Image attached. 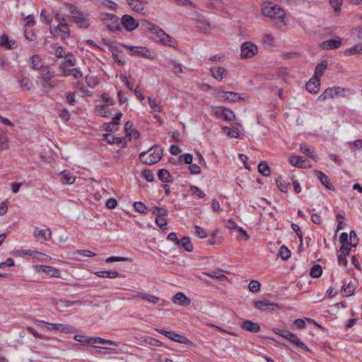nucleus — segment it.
Instances as JSON below:
<instances>
[{"label":"nucleus","instance_id":"f257e3e1","mask_svg":"<svg viewBox=\"0 0 362 362\" xmlns=\"http://www.w3.org/2000/svg\"><path fill=\"white\" fill-rule=\"evenodd\" d=\"M143 25L145 26L146 30L149 33L150 37L156 43L174 48L177 46V42L175 39L167 34L157 25L145 21Z\"/></svg>","mask_w":362,"mask_h":362},{"label":"nucleus","instance_id":"f03ea898","mask_svg":"<svg viewBox=\"0 0 362 362\" xmlns=\"http://www.w3.org/2000/svg\"><path fill=\"white\" fill-rule=\"evenodd\" d=\"M262 12L263 15L267 17L279 20V22L277 24L279 28H282L286 25V23L284 22L286 13L279 6L271 1H265L262 5Z\"/></svg>","mask_w":362,"mask_h":362},{"label":"nucleus","instance_id":"7ed1b4c3","mask_svg":"<svg viewBox=\"0 0 362 362\" xmlns=\"http://www.w3.org/2000/svg\"><path fill=\"white\" fill-rule=\"evenodd\" d=\"M64 6L69 10L74 22L81 28L89 27L88 15L84 14L78 7L70 3H65Z\"/></svg>","mask_w":362,"mask_h":362},{"label":"nucleus","instance_id":"20e7f679","mask_svg":"<svg viewBox=\"0 0 362 362\" xmlns=\"http://www.w3.org/2000/svg\"><path fill=\"white\" fill-rule=\"evenodd\" d=\"M162 156V148L158 145H154L148 151L140 153L139 159L143 163L153 165L161 159Z\"/></svg>","mask_w":362,"mask_h":362},{"label":"nucleus","instance_id":"39448f33","mask_svg":"<svg viewBox=\"0 0 362 362\" xmlns=\"http://www.w3.org/2000/svg\"><path fill=\"white\" fill-rule=\"evenodd\" d=\"M351 93V90L339 86H334L327 88L317 98L319 101H324L327 99H332L339 97H344L346 94Z\"/></svg>","mask_w":362,"mask_h":362},{"label":"nucleus","instance_id":"423d86ee","mask_svg":"<svg viewBox=\"0 0 362 362\" xmlns=\"http://www.w3.org/2000/svg\"><path fill=\"white\" fill-rule=\"evenodd\" d=\"M74 339L78 342L87 344H102L113 346H117V344L115 341L109 339H105L100 337H83L81 335H76L74 336Z\"/></svg>","mask_w":362,"mask_h":362},{"label":"nucleus","instance_id":"0eeeda50","mask_svg":"<svg viewBox=\"0 0 362 362\" xmlns=\"http://www.w3.org/2000/svg\"><path fill=\"white\" fill-rule=\"evenodd\" d=\"M258 53L257 46L252 42H245L240 46L241 59H250Z\"/></svg>","mask_w":362,"mask_h":362},{"label":"nucleus","instance_id":"6e6552de","mask_svg":"<svg viewBox=\"0 0 362 362\" xmlns=\"http://www.w3.org/2000/svg\"><path fill=\"white\" fill-rule=\"evenodd\" d=\"M38 322L43 323L45 326L42 328L47 331L57 330L62 333H72L75 329L73 327L62 323H48L43 320H39Z\"/></svg>","mask_w":362,"mask_h":362},{"label":"nucleus","instance_id":"1a4fd4ad","mask_svg":"<svg viewBox=\"0 0 362 362\" xmlns=\"http://www.w3.org/2000/svg\"><path fill=\"white\" fill-rule=\"evenodd\" d=\"M197 28L205 34H210L214 30V26L209 18L202 14H198L196 17Z\"/></svg>","mask_w":362,"mask_h":362},{"label":"nucleus","instance_id":"9d476101","mask_svg":"<svg viewBox=\"0 0 362 362\" xmlns=\"http://www.w3.org/2000/svg\"><path fill=\"white\" fill-rule=\"evenodd\" d=\"M50 33L54 37H61L66 39L70 36L69 25L66 23L57 24V26L50 27Z\"/></svg>","mask_w":362,"mask_h":362},{"label":"nucleus","instance_id":"9b49d317","mask_svg":"<svg viewBox=\"0 0 362 362\" xmlns=\"http://www.w3.org/2000/svg\"><path fill=\"white\" fill-rule=\"evenodd\" d=\"M103 21L111 31H116L120 29V21L115 15L105 13L103 15Z\"/></svg>","mask_w":362,"mask_h":362},{"label":"nucleus","instance_id":"f8f14e48","mask_svg":"<svg viewBox=\"0 0 362 362\" xmlns=\"http://www.w3.org/2000/svg\"><path fill=\"white\" fill-rule=\"evenodd\" d=\"M128 5L136 12L146 15L148 13V9L144 5L149 2V0H126Z\"/></svg>","mask_w":362,"mask_h":362},{"label":"nucleus","instance_id":"ddd939ff","mask_svg":"<svg viewBox=\"0 0 362 362\" xmlns=\"http://www.w3.org/2000/svg\"><path fill=\"white\" fill-rule=\"evenodd\" d=\"M33 236L37 240L47 242L52 238V231L49 228H40L36 227L33 232Z\"/></svg>","mask_w":362,"mask_h":362},{"label":"nucleus","instance_id":"4468645a","mask_svg":"<svg viewBox=\"0 0 362 362\" xmlns=\"http://www.w3.org/2000/svg\"><path fill=\"white\" fill-rule=\"evenodd\" d=\"M121 23L128 31L136 29L139 25V22L134 18L127 14L122 16Z\"/></svg>","mask_w":362,"mask_h":362},{"label":"nucleus","instance_id":"2eb2a0df","mask_svg":"<svg viewBox=\"0 0 362 362\" xmlns=\"http://www.w3.org/2000/svg\"><path fill=\"white\" fill-rule=\"evenodd\" d=\"M125 47L132 51V54L133 55H140L146 59H152L153 58L149 49L145 47L129 46V45H125Z\"/></svg>","mask_w":362,"mask_h":362},{"label":"nucleus","instance_id":"dca6fc26","mask_svg":"<svg viewBox=\"0 0 362 362\" xmlns=\"http://www.w3.org/2000/svg\"><path fill=\"white\" fill-rule=\"evenodd\" d=\"M217 97L223 100L232 103H237L243 100L238 93L232 91L218 93Z\"/></svg>","mask_w":362,"mask_h":362},{"label":"nucleus","instance_id":"f3484780","mask_svg":"<svg viewBox=\"0 0 362 362\" xmlns=\"http://www.w3.org/2000/svg\"><path fill=\"white\" fill-rule=\"evenodd\" d=\"M282 337L288 339V341L296 344L301 349H303L305 351H309L307 346L304 343L300 341V340L297 337L296 335L293 334L291 332L286 330V332H283Z\"/></svg>","mask_w":362,"mask_h":362},{"label":"nucleus","instance_id":"a211bd4d","mask_svg":"<svg viewBox=\"0 0 362 362\" xmlns=\"http://www.w3.org/2000/svg\"><path fill=\"white\" fill-rule=\"evenodd\" d=\"M255 306L257 309L261 310H274L279 308L277 303H271L267 300H260L255 302Z\"/></svg>","mask_w":362,"mask_h":362},{"label":"nucleus","instance_id":"6ab92c4d","mask_svg":"<svg viewBox=\"0 0 362 362\" xmlns=\"http://www.w3.org/2000/svg\"><path fill=\"white\" fill-rule=\"evenodd\" d=\"M37 272L40 274H46L51 277H58L59 276V271L52 267L40 265L37 267Z\"/></svg>","mask_w":362,"mask_h":362},{"label":"nucleus","instance_id":"aec40b11","mask_svg":"<svg viewBox=\"0 0 362 362\" xmlns=\"http://www.w3.org/2000/svg\"><path fill=\"white\" fill-rule=\"evenodd\" d=\"M122 117V113H118L112 122L105 124V129L107 132H115L118 129L119 120Z\"/></svg>","mask_w":362,"mask_h":362},{"label":"nucleus","instance_id":"412c9836","mask_svg":"<svg viewBox=\"0 0 362 362\" xmlns=\"http://www.w3.org/2000/svg\"><path fill=\"white\" fill-rule=\"evenodd\" d=\"M341 45V40L340 38L330 39L323 42L321 47L324 49H333L339 47Z\"/></svg>","mask_w":362,"mask_h":362},{"label":"nucleus","instance_id":"4be33fe9","mask_svg":"<svg viewBox=\"0 0 362 362\" xmlns=\"http://www.w3.org/2000/svg\"><path fill=\"white\" fill-rule=\"evenodd\" d=\"M320 79L317 78H311L310 81L306 83V89L310 93H317L320 90Z\"/></svg>","mask_w":362,"mask_h":362},{"label":"nucleus","instance_id":"5701e85b","mask_svg":"<svg viewBox=\"0 0 362 362\" xmlns=\"http://www.w3.org/2000/svg\"><path fill=\"white\" fill-rule=\"evenodd\" d=\"M133 296L135 298H141L142 300H146L151 303L156 304L158 303L159 298L153 295L146 294L141 292L134 291L133 293Z\"/></svg>","mask_w":362,"mask_h":362},{"label":"nucleus","instance_id":"b1692460","mask_svg":"<svg viewBox=\"0 0 362 362\" xmlns=\"http://www.w3.org/2000/svg\"><path fill=\"white\" fill-rule=\"evenodd\" d=\"M356 287V284L351 281L348 283H344L341 289L342 296L346 297L351 296L354 293Z\"/></svg>","mask_w":362,"mask_h":362},{"label":"nucleus","instance_id":"393cba45","mask_svg":"<svg viewBox=\"0 0 362 362\" xmlns=\"http://www.w3.org/2000/svg\"><path fill=\"white\" fill-rule=\"evenodd\" d=\"M210 71L213 77L218 81H221L227 75L226 70L222 66L211 67Z\"/></svg>","mask_w":362,"mask_h":362},{"label":"nucleus","instance_id":"a878e982","mask_svg":"<svg viewBox=\"0 0 362 362\" xmlns=\"http://www.w3.org/2000/svg\"><path fill=\"white\" fill-rule=\"evenodd\" d=\"M173 301L178 305L187 306L190 304V299L183 293L179 292L173 297Z\"/></svg>","mask_w":362,"mask_h":362},{"label":"nucleus","instance_id":"bb28decb","mask_svg":"<svg viewBox=\"0 0 362 362\" xmlns=\"http://www.w3.org/2000/svg\"><path fill=\"white\" fill-rule=\"evenodd\" d=\"M241 327L247 331L254 333H257L260 330V326L257 323L249 320H244Z\"/></svg>","mask_w":362,"mask_h":362},{"label":"nucleus","instance_id":"cd10ccee","mask_svg":"<svg viewBox=\"0 0 362 362\" xmlns=\"http://www.w3.org/2000/svg\"><path fill=\"white\" fill-rule=\"evenodd\" d=\"M316 176L320 180L321 183L328 189L334 190L333 185L329 182V178L322 171H316Z\"/></svg>","mask_w":362,"mask_h":362},{"label":"nucleus","instance_id":"c85d7f7f","mask_svg":"<svg viewBox=\"0 0 362 362\" xmlns=\"http://www.w3.org/2000/svg\"><path fill=\"white\" fill-rule=\"evenodd\" d=\"M82 304V301L81 300H59L56 302V306L57 309L60 311L63 310V308L70 307L71 305H81Z\"/></svg>","mask_w":362,"mask_h":362},{"label":"nucleus","instance_id":"c756f323","mask_svg":"<svg viewBox=\"0 0 362 362\" xmlns=\"http://www.w3.org/2000/svg\"><path fill=\"white\" fill-rule=\"evenodd\" d=\"M125 133L127 136L131 139L132 138L138 139L139 133L138 131L133 128V124L131 121H127L124 125Z\"/></svg>","mask_w":362,"mask_h":362},{"label":"nucleus","instance_id":"7c9ffc66","mask_svg":"<svg viewBox=\"0 0 362 362\" xmlns=\"http://www.w3.org/2000/svg\"><path fill=\"white\" fill-rule=\"evenodd\" d=\"M9 148L8 131L6 129H0V149L4 150Z\"/></svg>","mask_w":362,"mask_h":362},{"label":"nucleus","instance_id":"2f4dec72","mask_svg":"<svg viewBox=\"0 0 362 362\" xmlns=\"http://www.w3.org/2000/svg\"><path fill=\"white\" fill-rule=\"evenodd\" d=\"M59 176L61 182L64 184H73L76 180V177L74 175L66 170L62 171Z\"/></svg>","mask_w":362,"mask_h":362},{"label":"nucleus","instance_id":"473e14b6","mask_svg":"<svg viewBox=\"0 0 362 362\" xmlns=\"http://www.w3.org/2000/svg\"><path fill=\"white\" fill-rule=\"evenodd\" d=\"M0 46L11 49L16 48L17 45L16 41L9 40L8 35L4 34L0 37Z\"/></svg>","mask_w":362,"mask_h":362},{"label":"nucleus","instance_id":"72a5a7b5","mask_svg":"<svg viewBox=\"0 0 362 362\" xmlns=\"http://www.w3.org/2000/svg\"><path fill=\"white\" fill-rule=\"evenodd\" d=\"M169 339L171 340L179 342L181 344H188V345H192L193 343L189 340L187 337L181 336L179 334L172 332V334L169 336Z\"/></svg>","mask_w":362,"mask_h":362},{"label":"nucleus","instance_id":"f704fd0d","mask_svg":"<svg viewBox=\"0 0 362 362\" xmlns=\"http://www.w3.org/2000/svg\"><path fill=\"white\" fill-rule=\"evenodd\" d=\"M305 158L303 156H291L288 158L289 163L291 165L297 167V168H303V163H305Z\"/></svg>","mask_w":362,"mask_h":362},{"label":"nucleus","instance_id":"c9c22d12","mask_svg":"<svg viewBox=\"0 0 362 362\" xmlns=\"http://www.w3.org/2000/svg\"><path fill=\"white\" fill-rule=\"evenodd\" d=\"M327 66V62L326 61H322L320 64H318L315 69V74L313 76V78H317V79H320L322 76Z\"/></svg>","mask_w":362,"mask_h":362},{"label":"nucleus","instance_id":"e433bc0d","mask_svg":"<svg viewBox=\"0 0 362 362\" xmlns=\"http://www.w3.org/2000/svg\"><path fill=\"white\" fill-rule=\"evenodd\" d=\"M95 274L100 278H110V279H115L119 276V274L117 271H99L95 272Z\"/></svg>","mask_w":362,"mask_h":362},{"label":"nucleus","instance_id":"4c0bfd02","mask_svg":"<svg viewBox=\"0 0 362 362\" xmlns=\"http://www.w3.org/2000/svg\"><path fill=\"white\" fill-rule=\"evenodd\" d=\"M202 274L210 276L211 278L216 279L220 281L228 280V277L226 275L221 274L219 272H217V271H212V272H203Z\"/></svg>","mask_w":362,"mask_h":362},{"label":"nucleus","instance_id":"58836bf2","mask_svg":"<svg viewBox=\"0 0 362 362\" xmlns=\"http://www.w3.org/2000/svg\"><path fill=\"white\" fill-rule=\"evenodd\" d=\"M95 353L100 354H110L111 353H116L115 349L112 347L93 346Z\"/></svg>","mask_w":362,"mask_h":362},{"label":"nucleus","instance_id":"ea45409f","mask_svg":"<svg viewBox=\"0 0 362 362\" xmlns=\"http://www.w3.org/2000/svg\"><path fill=\"white\" fill-rule=\"evenodd\" d=\"M158 177L163 182H171V175L165 169H160L158 173Z\"/></svg>","mask_w":362,"mask_h":362},{"label":"nucleus","instance_id":"a19ab883","mask_svg":"<svg viewBox=\"0 0 362 362\" xmlns=\"http://www.w3.org/2000/svg\"><path fill=\"white\" fill-rule=\"evenodd\" d=\"M30 63L32 64L33 69L39 70L42 67V62L41 57L39 55H34L30 59Z\"/></svg>","mask_w":362,"mask_h":362},{"label":"nucleus","instance_id":"79ce46f5","mask_svg":"<svg viewBox=\"0 0 362 362\" xmlns=\"http://www.w3.org/2000/svg\"><path fill=\"white\" fill-rule=\"evenodd\" d=\"M141 341L145 342L148 344L152 345V346H160L161 342L154 338L150 337H141L138 339Z\"/></svg>","mask_w":362,"mask_h":362},{"label":"nucleus","instance_id":"37998d69","mask_svg":"<svg viewBox=\"0 0 362 362\" xmlns=\"http://www.w3.org/2000/svg\"><path fill=\"white\" fill-rule=\"evenodd\" d=\"M180 245L187 252H192L193 250V245L189 237L182 238L181 240H180Z\"/></svg>","mask_w":362,"mask_h":362},{"label":"nucleus","instance_id":"c03bdc74","mask_svg":"<svg viewBox=\"0 0 362 362\" xmlns=\"http://www.w3.org/2000/svg\"><path fill=\"white\" fill-rule=\"evenodd\" d=\"M41 70V75L43 78V81L48 82L52 77L53 75L50 72V69L48 66L42 65V67L40 69Z\"/></svg>","mask_w":362,"mask_h":362},{"label":"nucleus","instance_id":"a18cd8bd","mask_svg":"<svg viewBox=\"0 0 362 362\" xmlns=\"http://www.w3.org/2000/svg\"><path fill=\"white\" fill-rule=\"evenodd\" d=\"M96 110L98 113L103 117H107L111 114L110 109L108 108V105H107L97 106Z\"/></svg>","mask_w":362,"mask_h":362},{"label":"nucleus","instance_id":"49530a36","mask_svg":"<svg viewBox=\"0 0 362 362\" xmlns=\"http://www.w3.org/2000/svg\"><path fill=\"white\" fill-rule=\"evenodd\" d=\"M148 103L151 107V108L157 112H162V107L160 105V103L157 101V100L155 98L149 97L148 98Z\"/></svg>","mask_w":362,"mask_h":362},{"label":"nucleus","instance_id":"de8ad7c7","mask_svg":"<svg viewBox=\"0 0 362 362\" xmlns=\"http://www.w3.org/2000/svg\"><path fill=\"white\" fill-rule=\"evenodd\" d=\"M223 131L226 134L231 138H238L240 135L238 128L233 129L225 127L223 128Z\"/></svg>","mask_w":362,"mask_h":362},{"label":"nucleus","instance_id":"09e8293b","mask_svg":"<svg viewBox=\"0 0 362 362\" xmlns=\"http://www.w3.org/2000/svg\"><path fill=\"white\" fill-rule=\"evenodd\" d=\"M362 52V45L360 44H357L352 47H350L349 49H346L345 50V54L346 55H353L356 54L358 53H361Z\"/></svg>","mask_w":362,"mask_h":362},{"label":"nucleus","instance_id":"8fccbe9b","mask_svg":"<svg viewBox=\"0 0 362 362\" xmlns=\"http://www.w3.org/2000/svg\"><path fill=\"white\" fill-rule=\"evenodd\" d=\"M300 149L302 153L308 155L309 157L312 158L314 160H317L318 158L316 155L313 154L314 151L312 148L306 147L304 144H301L300 146Z\"/></svg>","mask_w":362,"mask_h":362},{"label":"nucleus","instance_id":"3c124183","mask_svg":"<svg viewBox=\"0 0 362 362\" xmlns=\"http://www.w3.org/2000/svg\"><path fill=\"white\" fill-rule=\"evenodd\" d=\"M322 269L320 265L315 264L310 271V275L313 278H318L322 275Z\"/></svg>","mask_w":362,"mask_h":362},{"label":"nucleus","instance_id":"603ef678","mask_svg":"<svg viewBox=\"0 0 362 362\" xmlns=\"http://www.w3.org/2000/svg\"><path fill=\"white\" fill-rule=\"evenodd\" d=\"M259 172L262 174L264 176H269L270 175V169L268 165L262 161L258 165Z\"/></svg>","mask_w":362,"mask_h":362},{"label":"nucleus","instance_id":"864d4df0","mask_svg":"<svg viewBox=\"0 0 362 362\" xmlns=\"http://www.w3.org/2000/svg\"><path fill=\"white\" fill-rule=\"evenodd\" d=\"M151 211L153 214H156L157 216H165L168 214L167 209L158 206L153 207L151 209Z\"/></svg>","mask_w":362,"mask_h":362},{"label":"nucleus","instance_id":"5fc2aeb1","mask_svg":"<svg viewBox=\"0 0 362 362\" xmlns=\"http://www.w3.org/2000/svg\"><path fill=\"white\" fill-rule=\"evenodd\" d=\"M62 64H66L69 66H74L76 64V59L71 52H69L68 57L65 58L64 62Z\"/></svg>","mask_w":362,"mask_h":362},{"label":"nucleus","instance_id":"6e6d98bb","mask_svg":"<svg viewBox=\"0 0 362 362\" xmlns=\"http://www.w3.org/2000/svg\"><path fill=\"white\" fill-rule=\"evenodd\" d=\"M358 243V238L355 231L351 230L349 234V244L350 246L356 247Z\"/></svg>","mask_w":362,"mask_h":362},{"label":"nucleus","instance_id":"4d7b16f0","mask_svg":"<svg viewBox=\"0 0 362 362\" xmlns=\"http://www.w3.org/2000/svg\"><path fill=\"white\" fill-rule=\"evenodd\" d=\"M248 288L251 292L256 293L260 288V283L257 280H252L250 282Z\"/></svg>","mask_w":362,"mask_h":362},{"label":"nucleus","instance_id":"13d9d810","mask_svg":"<svg viewBox=\"0 0 362 362\" xmlns=\"http://www.w3.org/2000/svg\"><path fill=\"white\" fill-rule=\"evenodd\" d=\"M279 255L283 259H287L291 256V251L284 245L279 250Z\"/></svg>","mask_w":362,"mask_h":362},{"label":"nucleus","instance_id":"bf43d9fd","mask_svg":"<svg viewBox=\"0 0 362 362\" xmlns=\"http://www.w3.org/2000/svg\"><path fill=\"white\" fill-rule=\"evenodd\" d=\"M66 75L73 76L75 78H79L83 76L82 71L78 68H72L70 72H66Z\"/></svg>","mask_w":362,"mask_h":362},{"label":"nucleus","instance_id":"052dcab7","mask_svg":"<svg viewBox=\"0 0 362 362\" xmlns=\"http://www.w3.org/2000/svg\"><path fill=\"white\" fill-rule=\"evenodd\" d=\"M40 19L42 21L45 22L47 24H49L52 22V17L47 14L46 10L42 9L40 13Z\"/></svg>","mask_w":362,"mask_h":362},{"label":"nucleus","instance_id":"680f3d73","mask_svg":"<svg viewBox=\"0 0 362 362\" xmlns=\"http://www.w3.org/2000/svg\"><path fill=\"white\" fill-rule=\"evenodd\" d=\"M120 78L124 83L125 86L128 88H129L131 90H133V82H132V79L131 77L121 75Z\"/></svg>","mask_w":362,"mask_h":362},{"label":"nucleus","instance_id":"e2e57ef3","mask_svg":"<svg viewBox=\"0 0 362 362\" xmlns=\"http://www.w3.org/2000/svg\"><path fill=\"white\" fill-rule=\"evenodd\" d=\"M224 111L225 112L223 113V116L221 118L228 121H232L235 119V114L231 110L227 109L226 110Z\"/></svg>","mask_w":362,"mask_h":362},{"label":"nucleus","instance_id":"0e129e2a","mask_svg":"<svg viewBox=\"0 0 362 362\" xmlns=\"http://www.w3.org/2000/svg\"><path fill=\"white\" fill-rule=\"evenodd\" d=\"M134 206L136 211L141 214H144L146 209L145 204L140 202H135Z\"/></svg>","mask_w":362,"mask_h":362},{"label":"nucleus","instance_id":"69168bd1","mask_svg":"<svg viewBox=\"0 0 362 362\" xmlns=\"http://www.w3.org/2000/svg\"><path fill=\"white\" fill-rule=\"evenodd\" d=\"M190 189H191L192 192L193 193V194H194L200 198H204L205 196V194L204 193V192L198 187L192 186L190 187Z\"/></svg>","mask_w":362,"mask_h":362},{"label":"nucleus","instance_id":"338daca9","mask_svg":"<svg viewBox=\"0 0 362 362\" xmlns=\"http://www.w3.org/2000/svg\"><path fill=\"white\" fill-rule=\"evenodd\" d=\"M262 42L268 46H272L274 42V37L270 33L265 34Z\"/></svg>","mask_w":362,"mask_h":362},{"label":"nucleus","instance_id":"774afa93","mask_svg":"<svg viewBox=\"0 0 362 362\" xmlns=\"http://www.w3.org/2000/svg\"><path fill=\"white\" fill-rule=\"evenodd\" d=\"M195 233L199 236L201 238H204L207 237L206 232L200 226H194Z\"/></svg>","mask_w":362,"mask_h":362}]
</instances>
